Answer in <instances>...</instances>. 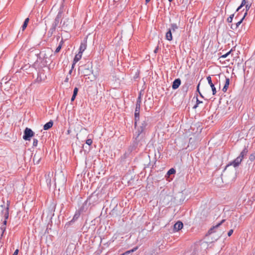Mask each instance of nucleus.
Instances as JSON below:
<instances>
[{
	"label": "nucleus",
	"mask_w": 255,
	"mask_h": 255,
	"mask_svg": "<svg viewBox=\"0 0 255 255\" xmlns=\"http://www.w3.org/2000/svg\"><path fill=\"white\" fill-rule=\"evenodd\" d=\"M61 14L62 12L59 11L56 16L52 24L51 28L48 32V35L49 36H51L53 33L55 32L56 28L59 23L60 19L61 17Z\"/></svg>",
	"instance_id": "obj_2"
},
{
	"label": "nucleus",
	"mask_w": 255,
	"mask_h": 255,
	"mask_svg": "<svg viewBox=\"0 0 255 255\" xmlns=\"http://www.w3.org/2000/svg\"><path fill=\"white\" fill-rule=\"evenodd\" d=\"M27 26V24H26V23H23V24L22 25V27H21L22 31H23L25 29V28H26Z\"/></svg>",
	"instance_id": "obj_38"
},
{
	"label": "nucleus",
	"mask_w": 255,
	"mask_h": 255,
	"mask_svg": "<svg viewBox=\"0 0 255 255\" xmlns=\"http://www.w3.org/2000/svg\"><path fill=\"white\" fill-rule=\"evenodd\" d=\"M242 160H243V159L241 158L240 156H238L235 159H234L233 161L230 162L228 164H227V165L226 166V167L225 169V171H224V174H227V169L229 166L233 165L234 167H238V166H239L240 164L241 163Z\"/></svg>",
	"instance_id": "obj_5"
},
{
	"label": "nucleus",
	"mask_w": 255,
	"mask_h": 255,
	"mask_svg": "<svg viewBox=\"0 0 255 255\" xmlns=\"http://www.w3.org/2000/svg\"><path fill=\"white\" fill-rule=\"evenodd\" d=\"M175 172H176L174 168H172L168 171L167 174L168 175H170L171 174H174L175 173Z\"/></svg>",
	"instance_id": "obj_26"
},
{
	"label": "nucleus",
	"mask_w": 255,
	"mask_h": 255,
	"mask_svg": "<svg viewBox=\"0 0 255 255\" xmlns=\"http://www.w3.org/2000/svg\"><path fill=\"white\" fill-rule=\"evenodd\" d=\"M72 71V69H71V70L69 71V74H71V73Z\"/></svg>",
	"instance_id": "obj_52"
},
{
	"label": "nucleus",
	"mask_w": 255,
	"mask_h": 255,
	"mask_svg": "<svg viewBox=\"0 0 255 255\" xmlns=\"http://www.w3.org/2000/svg\"><path fill=\"white\" fill-rule=\"evenodd\" d=\"M199 86H200V83L198 84V85L197 87V91L199 93V94L202 98H204V97L203 96L202 94H201V93L200 92V91L199 90Z\"/></svg>",
	"instance_id": "obj_34"
},
{
	"label": "nucleus",
	"mask_w": 255,
	"mask_h": 255,
	"mask_svg": "<svg viewBox=\"0 0 255 255\" xmlns=\"http://www.w3.org/2000/svg\"><path fill=\"white\" fill-rule=\"evenodd\" d=\"M43 58H45V59H46L48 58V56L47 55V54H45L43 56Z\"/></svg>",
	"instance_id": "obj_46"
},
{
	"label": "nucleus",
	"mask_w": 255,
	"mask_h": 255,
	"mask_svg": "<svg viewBox=\"0 0 255 255\" xmlns=\"http://www.w3.org/2000/svg\"><path fill=\"white\" fill-rule=\"evenodd\" d=\"M80 214L81 213H80V212L77 211L75 212L73 217V219L69 222V224H71L72 223H74L76 220H77L79 218Z\"/></svg>",
	"instance_id": "obj_17"
},
{
	"label": "nucleus",
	"mask_w": 255,
	"mask_h": 255,
	"mask_svg": "<svg viewBox=\"0 0 255 255\" xmlns=\"http://www.w3.org/2000/svg\"><path fill=\"white\" fill-rule=\"evenodd\" d=\"M139 113L140 110H135L134 111V126H136V123L138 122L139 121L140 117H139Z\"/></svg>",
	"instance_id": "obj_13"
},
{
	"label": "nucleus",
	"mask_w": 255,
	"mask_h": 255,
	"mask_svg": "<svg viewBox=\"0 0 255 255\" xmlns=\"http://www.w3.org/2000/svg\"><path fill=\"white\" fill-rule=\"evenodd\" d=\"M169 2H171L173 1V0H168Z\"/></svg>",
	"instance_id": "obj_54"
},
{
	"label": "nucleus",
	"mask_w": 255,
	"mask_h": 255,
	"mask_svg": "<svg viewBox=\"0 0 255 255\" xmlns=\"http://www.w3.org/2000/svg\"><path fill=\"white\" fill-rule=\"evenodd\" d=\"M255 153H253L250 155L249 159L251 161H253L255 160Z\"/></svg>",
	"instance_id": "obj_30"
},
{
	"label": "nucleus",
	"mask_w": 255,
	"mask_h": 255,
	"mask_svg": "<svg viewBox=\"0 0 255 255\" xmlns=\"http://www.w3.org/2000/svg\"><path fill=\"white\" fill-rule=\"evenodd\" d=\"M3 234H2V232L1 233V234L0 235V238H2L3 236Z\"/></svg>",
	"instance_id": "obj_50"
},
{
	"label": "nucleus",
	"mask_w": 255,
	"mask_h": 255,
	"mask_svg": "<svg viewBox=\"0 0 255 255\" xmlns=\"http://www.w3.org/2000/svg\"><path fill=\"white\" fill-rule=\"evenodd\" d=\"M41 159V158L36 153L34 154L33 160L34 162H35L36 164H38L39 163V161Z\"/></svg>",
	"instance_id": "obj_22"
},
{
	"label": "nucleus",
	"mask_w": 255,
	"mask_h": 255,
	"mask_svg": "<svg viewBox=\"0 0 255 255\" xmlns=\"http://www.w3.org/2000/svg\"><path fill=\"white\" fill-rule=\"evenodd\" d=\"M239 14H238V15L235 17V19H237L239 16Z\"/></svg>",
	"instance_id": "obj_49"
},
{
	"label": "nucleus",
	"mask_w": 255,
	"mask_h": 255,
	"mask_svg": "<svg viewBox=\"0 0 255 255\" xmlns=\"http://www.w3.org/2000/svg\"><path fill=\"white\" fill-rule=\"evenodd\" d=\"M0 230L2 232V234H4L6 230V226H4V225H1V226L0 227Z\"/></svg>",
	"instance_id": "obj_36"
},
{
	"label": "nucleus",
	"mask_w": 255,
	"mask_h": 255,
	"mask_svg": "<svg viewBox=\"0 0 255 255\" xmlns=\"http://www.w3.org/2000/svg\"><path fill=\"white\" fill-rule=\"evenodd\" d=\"M90 72H91L92 73L93 72V71H91V70H89Z\"/></svg>",
	"instance_id": "obj_55"
},
{
	"label": "nucleus",
	"mask_w": 255,
	"mask_h": 255,
	"mask_svg": "<svg viewBox=\"0 0 255 255\" xmlns=\"http://www.w3.org/2000/svg\"><path fill=\"white\" fill-rule=\"evenodd\" d=\"M234 16V14H231L227 19L228 22L231 23L232 22L233 17Z\"/></svg>",
	"instance_id": "obj_29"
},
{
	"label": "nucleus",
	"mask_w": 255,
	"mask_h": 255,
	"mask_svg": "<svg viewBox=\"0 0 255 255\" xmlns=\"http://www.w3.org/2000/svg\"><path fill=\"white\" fill-rule=\"evenodd\" d=\"M247 3V0H243L242 1V3L241 5L238 7V8L236 10V11H238L240 9L242 8V7L245 5L246 7V12L245 13H247L248 11L249 10V9L251 7V4H246Z\"/></svg>",
	"instance_id": "obj_8"
},
{
	"label": "nucleus",
	"mask_w": 255,
	"mask_h": 255,
	"mask_svg": "<svg viewBox=\"0 0 255 255\" xmlns=\"http://www.w3.org/2000/svg\"><path fill=\"white\" fill-rule=\"evenodd\" d=\"M206 243L203 242L201 244H197L195 246L194 250L192 253L187 252L184 255H198L199 253L201 251L202 247H206Z\"/></svg>",
	"instance_id": "obj_3"
},
{
	"label": "nucleus",
	"mask_w": 255,
	"mask_h": 255,
	"mask_svg": "<svg viewBox=\"0 0 255 255\" xmlns=\"http://www.w3.org/2000/svg\"><path fill=\"white\" fill-rule=\"evenodd\" d=\"M34 132L31 129L26 128L24 130V134L23 135V139L25 140H30L31 137L34 136Z\"/></svg>",
	"instance_id": "obj_6"
},
{
	"label": "nucleus",
	"mask_w": 255,
	"mask_h": 255,
	"mask_svg": "<svg viewBox=\"0 0 255 255\" xmlns=\"http://www.w3.org/2000/svg\"><path fill=\"white\" fill-rule=\"evenodd\" d=\"M150 1V0H145V3L146 4L149 2Z\"/></svg>",
	"instance_id": "obj_48"
},
{
	"label": "nucleus",
	"mask_w": 255,
	"mask_h": 255,
	"mask_svg": "<svg viewBox=\"0 0 255 255\" xmlns=\"http://www.w3.org/2000/svg\"><path fill=\"white\" fill-rule=\"evenodd\" d=\"M141 103V93H140L138 95V97L137 99V100H136L135 110H140Z\"/></svg>",
	"instance_id": "obj_15"
},
{
	"label": "nucleus",
	"mask_w": 255,
	"mask_h": 255,
	"mask_svg": "<svg viewBox=\"0 0 255 255\" xmlns=\"http://www.w3.org/2000/svg\"><path fill=\"white\" fill-rule=\"evenodd\" d=\"M183 224L182 222L178 221L174 225V230L175 232H177L182 229Z\"/></svg>",
	"instance_id": "obj_12"
},
{
	"label": "nucleus",
	"mask_w": 255,
	"mask_h": 255,
	"mask_svg": "<svg viewBox=\"0 0 255 255\" xmlns=\"http://www.w3.org/2000/svg\"><path fill=\"white\" fill-rule=\"evenodd\" d=\"M171 28L169 29H171V31H175L176 29L178 28V25L176 23H172L171 24Z\"/></svg>",
	"instance_id": "obj_25"
},
{
	"label": "nucleus",
	"mask_w": 255,
	"mask_h": 255,
	"mask_svg": "<svg viewBox=\"0 0 255 255\" xmlns=\"http://www.w3.org/2000/svg\"><path fill=\"white\" fill-rule=\"evenodd\" d=\"M76 97V95H73V96L71 99V101L73 102L75 100Z\"/></svg>",
	"instance_id": "obj_43"
},
{
	"label": "nucleus",
	"mask_w": 255,
	"mask_h": 255,
	"mask_svg": "<svg viewBox=\"0 0 255 255\" xmlns=\"http://www.w3.org/2000/svg\"><path fill=\"white\" fill-rule=\"evenodd\" d=\"M181 80L179 78L176 79L173 82L172 88L173 89H177L181 84Z\"/></svg>",
	"instance_id": "obj_11"
},
{
	"label": "nucleus",
	"mask_w": 255,
	"mask_h": 255,
	"mask_svg": "<svg viewBox=\"0 0 255 255\" xmlns=\"http://www.w3.org/2000/svg\"><path fill=\"white\" fill-rule=\"evenodd\" d=\"M93 143L92 139L89 138L86 140V143L89 145H91Z\"/></svg>",
	"instance_id": "obj_32"
},
{
	"label": "nucleus",
	"mask_w": 255,
	"mask_h": 255,
	"mask_svg": "<svg viewBox=\"0 0 255 255\" xmlns=\"http://www.w3.org/2000/svg\"><path fill=\"white\" fill-rule=\"evenodd\" d=\"M8 210H9V204H7L5 209L2 211V212L3 214V217L4 218V220L3 222V224L2 225H4V226H6V223H7L6 220L8 219V216H9Z\"/></svg>",
	"instance_id": "obj_7"
},
{
	"label": "nucleus",
	"mask_w": 255,
	"mask_h": 255,
	"mask_svg": "<svg viewBox=\"0 0 255 255\" xmlns=\"http://www.w3.org/2000/svg\"><path fill=\"white\" fill-rule=\"evenodd\" d=\"M86 204H87V203H86V202H85L83 204V206H82V207L79 209V210L78 211V212H80V213H82V212H84V211H84V205H85H85H86Z\"/></svg>",
	"instance_id": "obj_31"
},
{
	"label": "nucleus",
	"mask_w": 255,
	"mask_h": 255,
	"mask_svg": "<svg viewBox=\"0 0 255 255\" xmlns=\"http://www.w3.org/2000/svg\"><path fill=\"white\" fill-rule=\"evenodd\" d=\"M19 250L18 249H16L14 252L13 253L12 255H17L18 253Z\"/></svg>",
	"instance_id": "obj_42"
},
{
	"label": "nucleus",
	"mask_w": 255,
	"mask_h": 255,
	"mask_svg": "<svg viewBox=\"0 0 255 255\" xmlns=\"http://www.w3.org/2000/svg\"><path fill=\"white\" fill-rule=\"evenodd\" d=\"M231 50H230V51H229L228 52H227V53H226L225 54H224L223 55H222L220 58H226L229 54L230 53H231Z\"/></svg>",
	"instance_id": "obj_35"
},
{
	"label": "nucleus",
	"mask_w": 255,
	"mask_h": 255,
	"mask_svg": "<svg viewBox=\"0 0 255 255\" xmlns=\"http://www.w3.org/2000/svg\"><path fill=\"white\" fill-rule=\"evenodd\" d=\"M137 248L136 247V248H134L133 249H132V250H130V252L132 253V252H133L134 251H135L136 250H137Z\"/></svg>",
	"instance_id": "obj_45"
},
{
	"label": "nucleus",
	"mask_w": 255,
	"mask_h": 255,
	"mask_svg": "<svg viewBox=\"0 0 255 255\" xmlns=\"http://www.w3.org/2000/svg\"><path fill=\"white\" fill-rule=\"evenodd\" d=\"M29 21V18H26L25 20L23 23H26V24H28V22Z\"/></svg>",
	"instance_id": "obj_44"
},
{
	"label": "nucleus",
	"mask_w": 255,
	"mask_h": 255,
	"mask_svg": "<svg viewBox=\"0 0 255 255\" xmlns=\"http://www.w3.org/2000/svg\"><path fill=\"white\" fill-rule=\"evenodd\" d=\"M53 125V122L52 120L45 124L43 126V129L44 130H48Z\"/></svg>",
	"instance_id": "obj_18"
},
{
	"label": "nucleus",
	"mask_w": 255,
	"mask_h": 255,
	"mask_svg": "<svg viewBox=\"0 0 255 255\" xmlns=\"http://www.w3.org/2000/svg\"><path fill=\"white\" fill-rule=\"evenodd\" d=\"M78 88H77V87H75L74 89V91H73V95H76L77 96V93H78Z\"/></svg>",
	"instance_id": "obj_37"
},
{
	"label": "nucleus",
	"mask_w": 255,
	"mask_h": 255,
	"mask_svg": "<svg viewBox=\"0 0 255 255\" xmlns=\"http://www.w3.org/2000/svg\"><path fill=\"white\" fill-rule=\"evenodd\" d=\"M38 144V140L36 138H34L33 139V146H37Z\"/></svg>",
	"instance_id": "obj_33"
},
{
	"label": "nucleus",
	"mask_w": 255,
	"mask_h": 255,
	"mask_svg": "<svg viewBox=\"0 0 255 255\" xmlns=\"http://www.w3.org/2000/svg\"><path fill=\"white\" fill-rule=\"evenodd\" d=\"M246 15H247V13H245L243 16L242 17V18L236 23L235 27H233V26H232L231 28H232L233 29H237L239 26V25L242 23L244 19L245 18V17Z\"/></svg>",
	"instance_id": "obj_16"
},
{
	"label": "nucleus",
	"mask_w": 255,
	"mask_h": 255,
	"mask_svg": "<svg viewBox=\"0 0 255 255\" xmlns=\"http://www.w3.org/2000/svg\"><path fill=\"white\" fill-rule=\"evenodd\" d=\"M49 51H50V50L48 49L46 52H47V53H49Z\"/></svg>",
	"instance_id": "obj_53"
},
{
	"label": "nucleus",
	"mask_w": 255,
	"mask_h": 255,
	"mask_svg": "<svg viewBox=\"0 0 255 255\" xmlns=\"http://www.w3.org/2000/svg\"><path fill=\"white\" fill-rule=\"evenodd\" d=\"M158 50H159V46H157L155 48V49L154 50V53L155 54L157 53L158 51Z\"/></svg>",
	"instance_id": "obj_40"
},
{
	"label": "nucleus",
	"mask_w": 255,
	"mask_h": 255,
	"mask_svg": "<svg viewBox=\"0 0 255 255\" xmlns=\"http://www.w3.org/2000/svg\"><path fill=\"white\" fill-rule=\"evenodd\" d=\"M130 253H131L130 252V250L128 251H127L126 252H125V253L121 255H128V254H130Z\"/></svg>",
	"instance_id": "obj_41"
},
{
	"label": "nucleus",
	"mask_w": 255,
	"mask_h": 255,
	"mask_svg": "<svg viewBox=\"0 0 255 255\" xmlns=\"http://www.w3.org/2000/svg\"><path fill=\"white\" fill-rule=\"evenodd\" d=\"M82 53L81 52L78 53V54H76L74 58V64H76V63L79 61L81 58H82Z\"/></svg>",
	"instance_id": "obj_20"
},
{
	"label": "nucleus",
	"mask_w": 255,
	"mask_h": 255,
	"mask_svg": "<svg viewBox=\"0 0 255 255\" xmlns=\"http://www.w3.org/2000/svg\"><path fill=\"white\" fill-rule=\"evenodd\" d=\"M201 103H202V102L200 101V100H199L197 98V99H196V104L194 106L193 109H196L198 107V105L199 104H201Z\"/></svg>",
	"instance_id": "obj_28"
},
{
	"label": "nucleus",
	"mask_w": 255,
	"mask_h": 255,
	"mask_svg": "<svg viewBox=\"0 0 255 255\" xmlns=\"http://www.w3.org/2000/svg\"><path fill=\"white\" fill-rule=\"evenodd\" d=\"M233 232H234V231H233V229L230 230L228 232V236H229V237H230V236H231L232 235V234L233 233Z\"/></svg>",
	"instance_id": "obj_39"
},
{
	"label": "nucleus",
	"mask_w": 255,
	"mask_h": 255,
	"mask_svg": "<svg viewBox=\"0 0 255 255\" xmlns=\"http://www.w3.org/2000/svg\"><path fill=\"white\" fill-rule=\"evenodd\" d=\"M75 65V64H74V61H73L71 69H73L74 68Z\"/></svg>",
	"instance_id": "obj_47"
},
{
	"label": "nucleus",
	"mask_w": 255,
	"mask_h": 255,
	"mask_svg": "<svg viewBox=\"0 0 255 255\" xmlns=\"http://www.w3.org/2000/svg\"><path fill=\"white\" fill-rule=\"evenodd\" d=\"M225 221V220H222L220 223H218L217 225L214 226L212 228H211L208 231V234H211L213 233H214V230L215 229L218 228Z\"/></svg>",
	"instance_id": "obj_14"
},
{
	"label": "nucleus",
	"mask_w": 255,
	"mask_h": 255,
	"mask_svg": "<svg viewBox=\"0 0 255 255\" xmlns=\"http://www.w3.org/2000/svg\"><path fill=\"white\" fill-rule=\"evenodd\" d=\"M207 80L208 81V84L210 85V87H211L212 92H213V95H215L216 93V88L215 87L214 84L212 82V79H211V77L210 76H208L207 77Z\"/></svg>",
	"instance_id": "obj_9"
},
{
	"label": "nucleus",
	"mask_w": 255,
	"mask_h": 255,
	"mask_svg": "<svg viewBox=\"0 0 255 255\" xmlns=\"http://www.w3.org/2000/svg\"><path fill=\"white\" fill-rule=\"evenodd\" d=\"M68 78H66V79H65V82H68Z\"/></svg>",
	"instance_id": "obj_51"
},
{
	"label": "nucleus",
	"mask_w": 255,
	"mask_h": 255,
	"mask_svg": "<svg viewBox=\"0 0 255 255\" xmlns=\"http://www.w3.org/2000/svg\"><path fill=\"white\" fill-rule=\"evenodd\" d=\"M148 125V119L145 117L141 119V121L136 123V126H134L135 131L134 137H136L137 140H138L139 138L141 140L143 139Z\"/></svg>",
	"instance_id": "obj_1"
},
{
	"label": "nucleus",
	"mask_w": 255,
	"mask_h": 255,
	"mask_svg": "<svg viewBox=\"0 0 255 255\" xmlns=\"http://www.w3.org/2000/svg\"><path fill=\"white\" fill-rule=\"evenodd\" d=\"M229 84H230V78L226 77V82H225V85L222 89V90L224 92H227V90L229 87Z\"/></svg>",
	"instance_id": "obj_19"
},
{
	"label": "nucleus",
	"mask_w": 255,
	"mask_h": 255,
	"mask_svg": "<svg viewBox=\"0 0 255 255\" xmlns=\"http://www.w3.org/2000/svg\"><path fill=\"white\" fill-rule=\"evenodd\" d=\"M166 39L168 41L172 40V36L171 33V29H168V31L166 33Z\"/></svg>",
	"instance_id": "obj_21"
},
{
	"label": "nucleus",
	"mask_w": 255,
	"mask_h": 255,
	"mask_svg": "<svg viewBox=\"0 0 255 255\" xmlns=\"http://www.w3.org/2000/svg\"><path fill=\"white\" fill-rule=\"evenodd\" d=\"M87 47V39H85L81 42L80 46L79 48V52H83L85 51Z\"/></svg>",
	"instance_id": "obj_10"
},
{
	"label": "nucleus",
	"mask_w": 255,
	"mask_h": 255,
	"mask_svg": "<svg viewBox=\"0 0 255 255\" xmlns=\"http://www.w3.org/2000/svg\"><path fill=\"white\" fill-rule=\"evenodd\" d=\"M248 149L246 147H245L244 149L241 152L240 156L241 158L243 159L245 155H246L248 153Z\"/></svg>",
	"instance_id": "obj_23"
},
{
	"label": "nucleus",
	"mask_w": 255,
	"mask_h": 255,
	"mask_svg": "<svg viewBox=\"0 0 255 255\" xmlns=\"http://www.w3.org/2000/svg\"><path fill=\"white\" fill-rule=\"evenodd\" d=\"M63 43V40H61V41L60 42L59 45H58V47L56 48V50H55V53H58V52L60 51V50H61V48H62V46Z\"/></svg>",
	"instance_id": "obj_24"
},
{
	"label": "nucleus",
	"mask_w": 255,
	"mask_h": 255,
	"mask_svg": "<svg viewBox=\"0 0 255 255\" xmlns=\"http://www.w3.org/2000/svg\"><path fill=\"white\" fill-rule=\"evenodd\" d=\"M142 140L140 139H138V140H137V139L136 138V137H134V140L133 142V143L128 147V151L131 153L133 151H135L137 147V146L140 144V145H141L142 144L141 143H140V142L142 141Z\"/></svg>",
	"instance_id": "obj_4"
},
{
	"label": "nucleus",
	"mask_w": 255,
	"mask_h": 255,
	"mask_svg": "<svg viewBox=\"0 0 255 255\" xmlns=\"http://www.w3.org/2000/svg\"><path fill=\"white\" fill-rule=\"evenodd\" d=\"M130 154H131L130 153H129L128 150H127L125 152V154L122 156V158L126 159V158H128V157H129V156Z\"/></svg>",
	"instance_id": "obj_27"
}]
</instances>
